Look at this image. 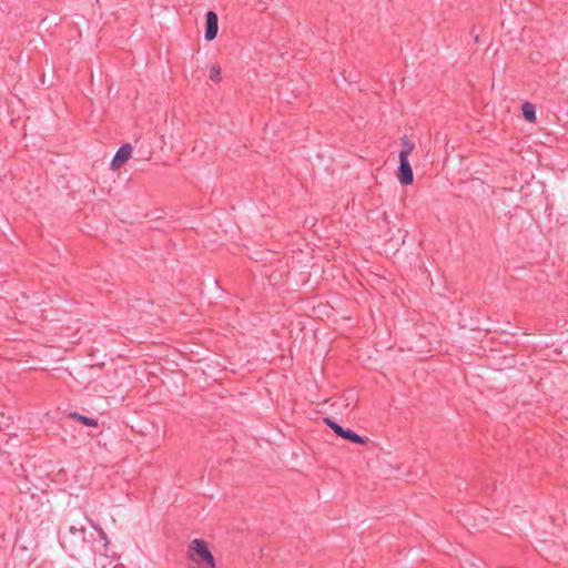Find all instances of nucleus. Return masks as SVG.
Returning a JSON list of instances; mask_svg holds the SVG:
<instances>
[{
  "label": "nucleus",
  "instance_id": "nucleus-12",
  "mask_svg": "<svg viewBox=\"0 0 568 568\" xmlns=\"http://www.w3.org/2000/svg\"><path fill=\"white\" fill-rule=\"evenodd\" d=\"M113 568H119L118 566L113 567Z\"/></svg>",
  "mask_w": 568,
  "mask_h": 568
},
{
  "label": "nucleus",
  "instance_id": "nucleus-6",
  "mask_svg": "<svg viewBox=\"0 0 568 568\" xmlns=\"http://www.w3.org/2000/svg\"><path fill=\"white\" fill-rule=\"evenodd\" d=\"M69 417L79 422L80 424H83L89 427H97L98 426V419L84 416L78 412H71L69 414Z\"/></svg>",
  "mask_w": 568,
  "mask_h": 568
},
{
  "label": "nucleus",
  "instance_id": "nucleus-5",
  "mask_svg": "<svg viewBox=\"0 0 568 568\" xmlns=\"http://www.w3.org/2000/svg\"><path fill=\"white\" fill-rule=\"evenodd\" d=\"M338 437L357 445H366L369 440L367 437L358 435L351 428H343V432Z\"/></svg>",
  "mask_w": 568,
  "mask_h": 568
},
{
  "label": "nucleus",
  "instance_id": "nucleus-11",
  "mask_svg": "<svg viewBox=\"0 0 568 568\" xmlns=\"http://www.w3.org/2000/svg\"><path fill=\"white\" fill-rule=\"evenodd\" d=\"M210 80L219 83L221 81V68L219 64H212L210 68Z\"/></svg>",
  "mask_w": 568,
  "mask_h": 568
},
{
  "label": "nucleus",
  "instance_id": "nucleus-7",
  "mask_svg": "<svg viewBox=\"0 0 568 568\" xmlns=\"http://www.w3.org/2000/svg\"><path fill=\"white\" fill-rule=\"evenodd\" d=\"M400 144H402V150L399 151V158L400 156H404L408 159L409 154L413 152V150L415 149V143L412 142L407 135H403L400 138Z\"/></svg>",
  "mask_w": 568,
  "mask_h": 568
},
{
  "label": "nucleus",
  "instance_id": "nucleus-10",
  "mask_svg": "<svg viewBox=\"0 0 568 568\" xmlns=\"http://www.w3.org/2000/svg\"><path fill=\"white\" fill-rule=\"evenodd\" d=\"M89 523H90L91 527L98 532L100 539L104 541V547L106 548L109 546L110 541L108 539L105 531L93 520L89 519Z\"/></svg>",
  "mask_w": 568,
  "mask_h": 568
},
{
  "label": "nucleus",
  "instance_id": "nucleus-4",
  "mask_svg": "<svg viewBox=\"0 0 568 568\" xmlns=\"http://www.w3.org/2000/svg\"><path fill=\"white\" fill-rule=\"evenodd\" d=\"M131 153L132 146L129 143L121 145L111 161V169H120L131 158Z\"/></svg>",
  "mask_w": 568,
  "mask_h": 568
},
{
  "label": "nucleus",
  "instance_id": "nucleus-1",
  "mask_svg": "<svg viewBox=\"0 0 568 568\" xmlns=\"http://www.w3.org/2000/svg\"><path fill=\"white\" fill-rule=\"evenodd\" d=\"M187 558L196 564H203V567H191V568H215V559L206 541L203 539H193L187 547Z\"/></svg>",
  "mask_w": 568,
  "mask_h": 568
},
{
  "label": "nucleus",
  "instance_id": "nucleus-2",
  "mask_svg": "<svg viewBox=\"0 0 568 568\" xmlns=\"http://www.w3.org/2000/svg\"><path fill=\"white\" fill-rule=\"evenodd\" d=\"M397 178L402 185H410L414 181L413 169L407 158H399V165L397 170Z\"/></svg>",
  "mask_w": 568,
  "mask_h": 568
},
{
  "label": "nucleus",
  "instance_id": "nucleus-9",
  "mask_svg": "<svg viewBox=\"0 0 568 568\" xmlns=\"http://www.w3.org/2000/svg\"><path fill=\"white\" fill-rule=\"evenodd\" d=\"M323 422L325 423V425H327L336 436H339L341 433L343 432V426L339 425L336 420H334L333 418L331 417H324L323 418Z\"/></svg>",
  "mask_w": 568,
  "mask_h": 568
},
{
  "label": "nucleus",
  "instance_id": "nucleus-8",
  "mask_svg": "<svg viewBox=\"0 0 568 568\" xmlns=\"http://www.w3.org/2000/svg\"><path fill=\"white\" fill-rule=\"evenodd\" d=\"M523 116L528 122H535L536 121V109L535 105L530 102H524L521 105Z\"/></svg>",
  "mask_w": 568,
  "mask_h": 568
},
{
  "label": "nucleus",
  "instance_id": "nucleus-3",
  "mask_svg": "<svg viewBox=\"0 0 568 568\" xmlns=\"http://www.w3.org/2000/svg\"><path fill=\"white\" fill-rule=\"evenodd\" d=\"M219 31V17L210 10L205 14V33L204 38L206 41H212L216 38Z\"/></svg>",
  "mask_w": 568,
  "mask_h": 568
}]
</instances>
